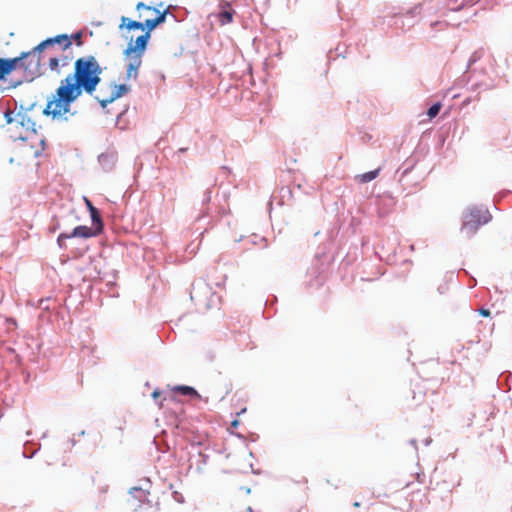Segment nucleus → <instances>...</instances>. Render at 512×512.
<instances>
[{
    "instance_id": "nucleus-9",
    "label": "nucleus",
    "mask_w": 512,
    "mask_h": 512,
    "mask_svg": "<svg viewBox=\"0 0 512 512\" xmlns=\"http://www.w3.org/2000/svg\"><path fill=\"white\" fill-rule=\"evenodd\" d=\"M85 201H86V204H87L88 209L90 211L91 219L93 221L94 226H97V230L98 231H102V229H103V222H102V219H101V216H100V213H99L98 209L95 208L88 199H85Z\"/></svg>"
},
{
    "instance_id": "nucleus-26",
    "label": "nucleus",
    "mask_w": 512,
    "mask_h": 512,
    "mask_svg": "<svg viewBox=\"0 0 512 512\" xmlns=\"http://www.w3.org/2000/svg\"><path fill=\"white\" fill-rule=\"evenodd\" d=\"M232 425H233V426H237V425H238V421H237V420L233 421V422H232Z\"/></svg>"
},
{
    "instance_id": "nucleus-8",
    "label": "nucleus",
    "mask_w": 512,
    "mask_h": 512,
    "mask_svg": "<svg viewBox=\"0 0 512 512\" xmlns=\"http://www.w3.org/2000/svg\"><path fill=\"white\" fill-rule=\"evenodd\" d=\"M101 231L97 230V226H95V229L88 227V226H77L73 229L72 233H70L71 238L72 237H81V238H90L93 236H96Z\"/></svg>"
},
{
    "instance_id": "nucleus-17",
    "label": "nucleus",
    "mask_w": 512,
    "mask_h": 512,
    "mask_svg": "<svg viewBox=\"0 0 512 512\" xmlns=\"http://www.w3.org/2000/svg\"><path fill=\"white\" fill-rule=\"evenodd\" d=\"M71 238L70 234H67V233H61L58 238H57V243L60 247H63L64 246V241L66 239H69Z\"/></svg>"
},
{
    "instance_id": "nucleus-2",
    "label": "nucleus",
    "mask_w": 512,
    "mask_h": 512,
    "mask_svg": "<svg viewBox=\"0 0 512 512\" xmlns=\"http://www.w3.org/2000/svg\"><path fill=\"white\" fill-rule=\"evenodd\" d=\"M24 55L30 58L27 70L32 77L39 74L41 65L45 64L51 71L60 75L62 69L68 68L74 58L71 51V38L66 34L46 39Z\"/></svg>"
},
{
    "instance_id": "nucleus-25",
    "label": "nucleus",
    "mask_w": 512,
    "mask_h": 512,
    "mask_svg": "<svg viewBox=\"0 0 512 512\" xmlns=\"http://www.w3.org/2000/svg\"><path fill=\"white\" fill-rule=\"evenodd\" d=\"M353 506H354L355 508H358V507H360V503H359V502H354V503H353Z\"/></svg>"
},
{
    "instance_id": "nucleus-13",
    "label": "nucleus",
    "mask_w": 512,
    "mask_h": 512,
    "mask_svg": "<svg viewBox=\"0 0 512 512\" xmlns=\"http://www.w3.org/2000/svg\"><path fill=\"white\" fill-rule=\"evenodd\" d=\"M380 168L378 169H375L373 171H369V172H366V173H363V174H359L355 177V180L358 182V183H368L372 180H374L380 173Z\"/></svg>"
},
{
    "instance_id": "nucleus-11",
    "label": "nucleus",
    "mask_w": 512,
    "mask_h": 512,
    "mask_svg": "<svg viewBox=\"0 0 512 512\" xmlns=\"http://www.w3.org/2000/svg\"><path fill=\"white\" fill-rule=\"evenodd\" d=\"M123 27H126L128 30H134V29L143 30L144 28H146L145 21L144 22L134 21V20H130L124 16L121 18V24H120V28H123Z\"/></svg>"
},
{
    "instance_id": "nucleus-4",
    "label": "nucleus",
    "mask_w": 512,
    "mask_h": 512,
    "mask_svg": "<svg viewBox=\"0 0 512 512\" xmlns=\"http://www.w3.org/2000/svg\"><path fill=\"white\" fill-rule=\"evenodd\" d=\"M124 54L127 58V67H126V79H137L138 77V70L142 64V54L131 52L127 53V50L125 49Z\"/></svg>"
},
{
    "instance_id": "nucleus-27",
    "label": "nucleus",
    "mask_w": 512,
    "mask_h": 512,
    "mask_svg": "<svg viewBox=\"0 0 512 512\" xmlns=\"http://www.w3.org/2000/svg\"><path fill=\"white\" fill-rule=\"evenodd\" d=\"M108 490V485L105 486V488L102 489L103 492H106Z\"/></svg>"
},
{
    "instance_id": "nucleus-24",
    "label": "nucleus",
    "mask_w": 512,
    "mask_h": 512,
    "mask_svg": "<svg viewBox=\"0 0 512 512\" xmlns=\"http://www.w3.org/2000/svg\"><path fill=\"white\" fill-rule=\"evenodd\" d=\"M411 484H412V482H410V481H409V482H406V484H405V486H404V487H405V488H409V487L411 486Z\"/></svg>"
},
{
    "instance_id": "nucleus-6",
    "label": "nucleus",
    "mask_w": 512,
    "mask_h": 512,
    "mask_svg": "<svg viewBox=\"0 0 512 512\" xmlns=\"http://www.w3.org/2000/svg\"><path fill=\"white\" fill-rule=\"evenodd\" d=\"M130 86L126 84H113L112 92L109 98L99 100L100 105L104 108L107 104L112 103L116 99L126 95L130 91Z\"/></svg>"
},
{
    "instance_id": "nucleus-10",
    "label": "nucleus",
    "mask_w": 512,
    "mask_h": 512,
    "mask_svg": "<svg viewBox=\"0 0 512 512\" xmlns=\"http://www.w3.org/2000/svg\"><path fill=\"white\" fill-rule=\"evenodd\" d=\"M479 225L474 223L473 220L464 216L463 225L461 228L462 233H464L467 237L472 236L479 229Z\"/></svg>"
},
{
    "instance_id": "nucleus-3",
    "label": "nucleus",
    "mask_w": 512,
    "mask_h": 512,
    "mask_svg": "<svg viewBox=\"0 0 512 512\" xmlns=\"http://www.w3.org/2000/svg\"><path fill=\"white\" fill-rule=\"evenodd\" d=\"M136 10H146V11H152L156 14L155 18L152 19H145V27L148 31L154 30L159 24L165 22L166 15L168 13V8L165 9L163 12H160L156 6L152 5H146L143 2H139L136 5Z\"/></svg>"
},
{
    "instance_id": "nucleus-14",
    "label": "nucleus",
    "mask_w": 512,
    "mask_h": 512,
    "mask_svg": "<svg viewBox=\"0 0 512 512\" xmlns=\"http://www.w3.org/2000/svg\"><path fill=\"white\" fill-rule=\"evenodd\" d=\"M130 493L141 503L147 501L149 495V493L146 490L138 487H133L130 490Z\"/></svg>"
},
{
    "instance_id": "nucleus-15",
    "label": "nucleus",
    "mask_w": 512,
    "mask_h": 512,
    "mask_svg": "<svg viewBox=\"0 0 512 512\" xmlns=\"http://www.w3.org/2000/svg\"><path fill=\"white\" fill-rule=\"evenodd\" d=\"M233 14H234V11H231V10H225V11L220 12L219 20H220L221 24L225 25V24L232 22Z\"/></svg>"
},
{
    "instance_id": "nucleus-7",
    "label": "nucleus",
    "mask_w": 512,
    "mask_h": 512,
    "mask_svg": "<svg viewBox=\"0 0 512 512\" xmlns=\"http://www.w3.org/2000/svg\"><path fill=\"white\" fill-rule=\"evenodd\" d=\"M150 32L151 31L147 30V32L145 34L138 36L136 38L134 44L129 43L126 48L127 53L135 52V53H139V54L143 55L145 52V49L147 47L148 40L150 38Z\"/></svg>"
},
{
    "instance_id": "nucleus-22",
    "label": "nucleus",
    "mask_w": 512,
    "mask_h": 512,
    "mask_svg": "<svg viewBox=\"0 0 512 512\" xmlns=\"http://www.w3.org/2000/svg\"><path fill=\"white\" fill-rule=\"evenodd\" d=\"M479 313H480V315H482L484 317L490 316V311L488 309L482 308V309L479 310Z\"/></svg>"
},
{
    "instance_id": "nucleus-12",
    "label": "nucleus",
    "mask_w": 512,
    "mask_h": 512,
    "mask_svg": "<svg viewBox=\"0 0 512 512\" xmlns=\"http://www.w3.org/2000/svg\"><path fill=\"white\" fill-rule=\"evenodd\" d=\"M171 390L173 392H177V393H180L185 396L200 398L199 393L193 387H190V386L177 385V386L172 387Z\"/></svg>"
},
{
    "instance_id": "nucleus-21",
    "label": "nucleus",
    "mask_w": 512,
    "mask_h": 512,
    "mask_svg": "<svg viewBox=\"0 0 512 512\" xmlns=\"http://www.w3.org/2000/svg\"><path fill=\"white\" fill-rule=\"evenodd\" d=\"M152 4L156 7H163L165 4V1L164 0H155L152 2Z\"/></svg>"
},
{
    "instance_id": "nucleus-18",
    "label": "nucleus",
    "mask_w": 512,
    "mask_h": 512,
    "mask_svg": "<svg viewBox=\"0 0 512 512\" xmlns=\"http://www.w3.org/2000/svg\"><path fill=\"white\" fill-rule=\"evenodd\" d=\"M69 38H71V41L75 40L78 46L82 45V33L81 32L73 34L72 36H69Z\"/></svg>"
},
{
    "instance_id": "nucleus-20",
    "label": "nucleus",
    "mask_w": 512,
    "mask_h": 512,
    "mask_svg": "<svg viewBox=\"0 0 512 512\" xmlns=\"http://www.w3.org/2000/svg\"><path fill=\"white\" fill-rule=\"evenodd\" d=\"M5 119H6L7 123H12L13 118H12V112L11 111H7L5 113Z\"/></svg>"
},
{
    "instance_id": "nucleus-23",
    "label": "nucleus",
    "mask_w": 512,
    "mask_h": 512,
    "mask_svg": "<svg viewBox=\"0 0 512 512\" xmlns=\"http://www.w3.org/2000/svg\"><path fill=\"white\" fill-rule=\"evenodd\" d=\"M160 396V392L158 390H154L153 393H152V397L154 399L158 398Z\"/></svg>"
},
{
    "instance_id": "nucleus-1",
    "label": "nucleus",
    "mask_w": 512,
    "mask_h": 512,
    "mask_svg": "<svg viewBox=\"0 0 512 512\" xmlns=\"http://www.w3.org/2000/svg\"><path fill=\"white\" fill-rule=\"evenodd\" d=\"M103 68L93 55L79 57L74 62V70L60 81L51 99L48 100L43 114L52 118L63 116L70 112L71 104L83 92L92 95L99 83Z\"/></svg>"
},
{
    "instance_id": "nucleus-5",
    "label": "nucleus",
    "mask_w": 512,
    "mask_h": 512,
    "mask_svg": "<svg viewBox=\"0 0 512 512\" xmlns=\"http://www.w3.org/2000/svg\"><path fill=\"white\" fill-rule=\"evenodd\" d=\"M465 216L471 220H473L474 223L478 224L479 226H482L489 222L491 219V216L486 209L482 208H470Z\"/></svg>"
},
{
    "instance_id": "nucleus-16",
    "label": "nucleus",
    "mask_w": 512,
    "mask_h": 512,
    "mask_svg": "<svg viewBox=\"0 0 512 512\" xmlns=\"http://www.w3.org/2000/svg\"><path fill=\"white\" fill-rule=\"evenodd\" d=\"M442 105L441 103H435L433 104L429 109H428V112H427V115L429 117V119H433L434 117H436L441 109Z\"/></svg>"
},
{
    "instance_id": "nucleus-19",
    "label": "nucleus",
    "mask_w": 512,
    "mask_h": 512,
    "mask_svg": "<svg viewBox=\"0 0 512 512\" xmlns=\"http://www.w3.org/2000/svg\"><path fill=\"white\" fill-rule=\"evenodd\" d=\"M415 480L419 483V484H423L425 482V475L423 472H416L415 473Z\"/></svg>"
}]
</instances>
